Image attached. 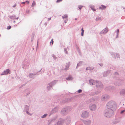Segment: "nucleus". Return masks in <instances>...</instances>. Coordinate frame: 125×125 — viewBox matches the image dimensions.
Listing matches in <instances>:
<instances>
[{
  "label": "nucleus",
  "instance_id": "obj_29",
  "mask_svg": "<svg viewBox=\"0 0 125 125\" xmlns=\"http://www.w3.org/2000/svg\"><path fill=\"white\" fill-rule=\"evenodd\" d=\"M62 17L63 19H64L65 18L67 19L68 17L67 15L65 14L64 15L62 16Z\"/></svg>",
  "mask_w": 125,
  "mask_h": 125
},
{
  "label": "nucleus",
  "instance_id": "obj_44",
  "mask_svg": "<svg viewBox=\"0 0 125 125\" xmlns=\"http://www.w3.org/2000/svg\"><path fill=\"white\" fill-rule=\"evenodd\" d=\"M11 28V27L9 25L7 26V29L8 30H9Z\"/></svg>",
  "mask_w": 125,
  "mask_h": 125
},
{
  "label": "nucleus",
  "instance_id": "obj_6",
  "mask_svg": "<svg viewBox=\"0 0 125 125\" xmlns=\"http://www.w3.org/2000/svg\"><path fill=\"white\" fill-rule=\"evenodd\" d=\"M123 81L119 79H117L116 81L114 83V84L118 86H120L123 84Z\"/></svg>",
  "mask_w": 125,
  "mask_h": 125
},
{
  "label": "nucleus",
  "instance_id": "obj_33",
  "mask_svg": "<svg viewBox=\"0 0 125 125\" xmlns=\"http://www.w3.org/2000/svg\"><path fill=\"white\" fill-rule=\"evenodd\" d=\"M83 62L81 61L78 64H77V67L80 66L81 65Z\"/></svg>",
  "mask_w": 125,
  "mask_h": 125
},
{
  "label": "nucleus",
  "instance_id": "obj_37",
  "mask_svg": "<svg viewBox=\"0 0 125 125\" xmlns=\"http://www.w3.org/2000/svg\"><path fill=\"white\" fill-rule=\"evenodd\" d=\"M101 20V17H97L96 19V21H98L99 20Z\"/></svg>",
  "mask_w": 125,
  "mask_h": 125
},
{
  "label": "nucleus",
  "instance_id": "obj_15",
  "mask_svg": "<svg viewBox=\"0 0 125 125\" xmlns=\"http://www.w3.org/2000/svg\"><path fill=\"white\" fill-rule=\"evenodd\" d=\"M89 108L91 110L94 111L96 109V106L95 104H93L90 106Z\"/></svg>",
  "mask_w": 125,
  "mask_h": 125
},
{
  "label": "nucleus",
  "instance_id": "obj_62",
  "mask_svg": "<svg viewBox=\"0 0 125 125\" xmlns=\"http://www.w3.org/2000/svg\"><path fill=\"white\" fill-rule=\"evenodd\" d=\"M51 18H49L48 19V21H50V20H51Z\"/></svg>",
  "mask_w": 125,
  "mask_h": 125
},
{
  "label": "nucleus",
  "instance_id": "obj_27",
  "mask_svg": "<svg viewBox=\"0 0 125 125\" xmlns=\"http://www.w3.org/2000/svg\"><path fill=\"white\" fill-rule=\"evenodd\" d=\"M9 17L11 19H16V16L15 15H13L11 16H10Z\"/></svg>",
  "mask_w": 125,
  "mask_h": 125
},
{
  "label": "nucleus",
  "instance_id": "obj_2",
  "mask_svg": "<svg viewBox=\"0 0 125 125\" xmlns=\"http://www.w3.org/2000/svg\"><path fill=\"white\" fill-rule=\"evenodd\" d=\"M114 111L110 109L105 110L104 112V116L108 118L111 117L113 115Z\"/></svg>",
  "mask_w": 125,
  "mask_h": 125
},
{
  "label": "nucleus",
  "instance_id": "obj_32",
  "mask_svg": "<svg viewBox=\"0 0 125 125\" xmlns=\"http://www.w3.org/2000/svg\"><path fill=\"white\" fill-rule=\"evenodd\" d=\"M25 109L26 110H29V106L27 105H25Z\"/></svg>",
  "mask_w": 125,
  "mask_h": 125
},
{
  "label": "nucleus",
  "instance_id": "obj_21",
  "mask_svg": "<svg viewBox=\"0 0 125 125\" xmlns=\"http://www.w3.org/2000/svg\"><path fill=\"white\" fill-rule=\"evenodd\" d=\"M25 92L26 93V95H24V96H26L29 95L30 93V91L29 88L26 89L25 91Z\"/></svg>",
  "mask_w": 125,
  "mask_h": 125
},
{
  "label": "nucleus",
  "instance_id": "obj_13",
  "mask_svg": "<svg viewBox=\"0 0 125 125\" xmlns=\"http://www.w3.org/2000/svg\"><path fill=\"white\" fill-rule=\"evenodd\" d=\"M108 30V29L107 27H106L105 28L102 30L100 32L99 34H105L107 33Z\"/></svg>",
  "mask_w": 125,
  "mask_h": 125
},
{
  "label": "nucleus",
  "instance_id": "obj_19",
  "mask_svg": "<svg viewBox=\"0 0 125 125\" xmlns=\"http://www.w3.org/2000/svg\"><path fill=\"white\" fill-rule=\"evenodd\" d=\"M57 81L58 80H55L50 83H49V85H50V86H52V87L56 84V83L57 82Z\"/></svg>",
  "mask_w": 125,
  "mask_h": 125
},
{
  "label": "nucleus",
  "instance_id": "obj_1",
  "mask_svg": "<svg viewBox=\"0 0 125 125\" xmlns=\"http://www.w3.org/2000/svg\"><path fill=\"white\" fill-rule=\"evenodd\" d=\"M107 108L114 111L117 108L116 103L113 101H110L108 102L107 104Z\"/></svg>",
  "mask_w": 125,
  "mask_h": 125
},
{
  "label": "nucleus",
  "instance_id": "obj_26",
  "mask_svg": "<svg viewBox=\"0 0 125 125\" xmlns=\"http://www.w3.org/2000/svg\"><path fill=\"white\" fill-rule=\"evenodd\" d=\"M66 79L68 80H72L73 78L71 76L69 75L66 78Z\"/></svg>",
  "mask_w": 125,
  "mask_h": 125
},
{
  "label": "nucleus",
  "instance_id": "obj_63",
  "mask_svg": "<svg viewBox=\"0 0 125 125\" xmlns=\"http://www.w3.org/2000/svg\"><path fill=\"white\" fill-rule=\"evenodd\" d=\"M118 37V35H117L116 36V38H117Z\"/></svg>",
  "mask_w": 125,
  "mask_h": 125
},
{
  "label": "nucleus",
  "instance_id": "obj_16",
  "mask_svg": "<svg viewBox=\"0 0 125 125\" xmlns=\"http://www.w3.org/2000/svg\"><path fill=\"white\" fill-rule=\"evenodd\" d=\"M121 118H118L115 119L112 122V123L114 124H116L119 123L120 121Z\"/></svg>",
  "mask_w": 125,
  "mask_h": 125
},
{
  "label": "nucleus",
  "instance_id": "obj_60",
  "mask_svg": "<svg viewBox=\"0 0 125 125\" xmlns=\"http://www.w3.org/2000/svg\"><path fill=\"white\" fill-rule=\"evenodd\" d=\"M53 42H54L53 41H52L51 42H50V43H52V44H53Z\"/></svg>",
  "mask_w": 125,
  "mask_h": 125
},
{
  "label": "nucleus",
  "instance_id": "obj_55",
  "mask_svg": "<svg viewBox=\"0 0 125 125\" xmlns=\"http://www.w3.org/2000/svg\"><path fill=\"white\" fill-rule=\"evenodd\" d=\"M34 35H35L33 33L32 34V37L34 38Z\"/></svg>",
  "mask_w": 125,
  "mask_h": 125
},
{
  "label": "nucleus",
  "instance_id": "obj_59",
  "mask_svg": "<svg viewBox=\"0 0 125 125\" xmlns=\"http://www.w3.org/2000/svg\"><path fill=\"white\" fill-rule=\"evenodd\" d=\"M25 2H22L21 3L22 4H25Z\"/></svg>",
  "mask_w": 125,
  "mask_h": 125
},
{
  "label": "nucleus",
  "instance_id": "obj_30",
  "mask_svg": "<svg viewBox=\"0 0 125 125\" xmlns=\"http://www.w3.org/2000/svg\"><path fill=\"white\" fill-rule=\"evenodd\" d=\"M47 114H45L41 116V118H45L47 116Z\"/></svg>",
  "mask_w": 125,
  "mask_h": 125
},
{
  "label": "nucleus",
  "instance_id": "obj_38",
  "mask_svg": "<svg viewBox=\"0 0 125 125\" xmlns=\"http://www.w3.org/2000/svg\"><path fill=\"white\" fill-rule=\"evenodd\" d=\"M36 5V3L34 1H33L32 4L31 6L32 7H33L34 6Z\"/></svg>",
  "mask_w": 125,
  "mask_h": 125
},
{
  "label": "nucleus",
  "instance_id": "obj_53",
  "mask_svg": "<svg viewBox=\"0 0 125 125\" xmlns=\"http://www.w3.org/2000/svg\"><path fill=\"white\" fill-rule=\"evenodd\" d=\"M83 33H84V32H81V35L82 36H83Z\"/></svg>",
  "mask_w": 125,
  "mask_h": 125
},
{
  "label": "nucleus",
  "instance_id": "obj_20",
  "mask_svg": "<svg viewBox=\"0 0 125 125\" xmlns=\"http://www.w3.org/2000/svg\"><path fill=\"white\" fill-rule=\"evenodd\" d=\"M37 73H30L29 75V76L30 78L34 79L35 77V75Z\"/></svg>",
  "mask_w": 125,
  "mask_h": 125
},
{
  "label": "nucleus",
  "instance_id": "obj_45",
  "mask_svg": "<svg viewBox=\"0 0 125 125\" xmlns=\"http://www.w3.org/2000/svg\"><path fill=\"white\" fill-rule=\"evenodd\" d=\"M28 110H26V113L29 115H31L30 114V113L28 112Z\"/></svg>",
  "mask_w": 125,
  "mask_h": 125
},
{
  "label": "nucleus",
  "instance_id": "obj_56",
  "mask_svg": "<svg viewBox=\"0 0 125 125\" xmlns=\"http://www.w3.org/2000/svg\"><path fill=\"white\" fill-rule=\"evenodd\" d=\"M25 2H26L28 4H29V1L28 0H26Z\"/></svg>",
  "mask_w": 125,
  "mask_h": 125
},
{
  "label": "nucleus",
  "instance_id": "obj_41",
  "mask_svg": "<svg viewBox=\"0 0 125 125\" xmlns=\"http://www.w3.org/2000/svg\"><path fill=\"white\" fill-rule=\"evenodd\" d=\"M115 75L116 76H118L119 75V74L117 72H115L114 73Z\"/></svg>",
  "mask_w": 125,
  "mask_h": 125
},
{
  "label": "nucleus",
  "instance_id": "obj_54",
  "mask_svg": "<svg viewBox=\"0 0 125 125\" xmlns=\"http://www.w3.org/2000/svg\"><path fill=\"white\" fill-rule=\"evenodd\" d=\"M81 31L82 32H84V30H83V28H82Z\"/></svg>",
  "mask_w": 125,
  "mask_h": 125
},
{
  "label": "nucleus",
  "instance_id": "obj_43",
  "mask_svg": "<svg viewBox=\"0 0 125 125\" xmlns=\"http://www.w3.org/2000/svg\"><path fill=\"white\" fill-rule=\"evenodd\" d=\"M125 111V110H123L121 111L120 113L121 114H123Z\"/></svg>",
  "mask_w": 125,
  "mask_h": 125
},
{
  "label": "nucleus",
  "instance_id": "obj_18",
  "mask_svg": "<svg viewBox=\"0 0 125 125\" xmlns=\"http://www.w3.org/2000/svg\"><path fill=\"white\" fill-rule=\"evenodd\" d=\"M110 73V71L109 70L104 72L103 73V75L104 77L107 76Z\"/></svg>",
  "mask_w": 125,
  "mask_h": 125
},
{
  "label": "nucleus",
  "instance_id": "obj_49",
  "mask_svg": "<svg viewBox=\"0 0 125 125\" xmlns=\"http://www.w3.org/2000/svg\"><path fill=\"white\" fill-rule=\"evenodd\" d=\"M64 52L66 54L67 53V49L66 48H64Z\"/></svg>",
  "mask_w": 125,
  "mask_h": 125
},
{
  "label": "nucleus",
  "instance_id": "obj_40",
  "mask_svg": "<svg viewBox=\"0 0 125 125\" xmlns=\"http://www.w3.org/2000/svg\"><path fill=\"white\" fill-rule=\"evenodd\" d=\"M30 81H27V82H26V83L25 84H23L22 85V86H24L26 84L29 83Z\"/></svg>",
  "mask_w": 125,
  "mask_h": 125
},
{
  "label": "nucleus",
  "instance_id": "obj_57",
  "mask_svg": "<svg viewBox=\"0 0 125 125\" xmlns=\"http://www.w3.org/2000/svg\"><path fill=\"white\" fill-rule=\"evenodd\" d=\"M34 38L32 37L31 38V41H32L33 40Z\"/></svg>",
  "mask_w": 125,
  "mask_h": 125
},
{
  "label": "nucleus",
  "instance_id": "obj_8",
  "mask_svg": "<svg viewBox=\"0 0 125 125\" xmlns=\"http://www.w3.org/2000/svg\"><path fill=\"white\" fill-rule=\"evenodd\" d=\"M99 99V97L98 96H96L94 97H93L91 99H89L88 102V103L91 102H92V101H95L94 102H96L98 101Z\"/></svg>",
  "mask_w": 125,
  "mask_h": 125
},
{
  "label": "nucleus",
  "instance_id": "obj_34",
  "mask_svg": "<svg viewBox=\"0 0 125 125\" xmlns=\"http://www.w3.org/2000/svg\"><path fill=\"white\" fill-rule=\"evenodd\" d=\"M69 98H68L66 100H63L62 101V103H65L66 102H69Z\"/></svg>",
  "mask_w": 125,
  "mask_h": 125
},
{
  "label": "nucleus",
  "instance_id": "obj_52",
  "mask_svg": "<svg viewBox=\"0 0 125 125\" xmlns=\"http://www.w3.org/2000/svg\"><path fill=\"white\" fill-rule=\"evenodd\" d=\"M119 30L118 29L116 31V32L117 33H119Z\"/></svg>",
  "mask_w": 125,
  "mask_h": 125
},
{
  "label": "nucleus",
  "instance_id": "obj_24",
  "mask_svg": "<svg viewBox=\"0 0 125 125\" xmlns=\"http://www.w3.org/2000/svg\"><path fill=\"white\" fill-rule=\"evenodd\" d=\"M69 63H66V65H65L66 67L64 69V70H68V68H69Z\"/></svg>",
  "mask_w": 125,
  "mask_h": 125
},
{
  "label": "nucleus",
  "instance_id": "obj_58",
  "mask_svg": "<svg viewBox=\"0 0 125 125\" xmlns=\"http://www.w3.org/2000/svg\"><path fill=\"white\" fill-rule=\"evenodd\" d=\"M67 21V20H65L64 21V22L65 23H66Z\"/></svg>",
  "mask_w": 125,
  "mask_h": 125
},
{
  "label": "nucleus",
  "instance_id": "obj_61",
  "mask_svg": "<svg viewBox=\"0 0 125 125\" xmlns=\"http://www.w3.org/2000/svg\"><path fill=\"white\" fill-rule=\"evenodd\" d=\"M16 4H15L14 5H13V8H14L16 6Z\"/></svg>",
  "mask_w": 125,
  "mask_h": 125
},
{
  "label": "nucleus",
  "instance_id": "obj_42",
  "mask_svg": "<svg viewBox=\"0 0 125 125\" xmlns=\"http://www.w3.org/2000/svg\"><path fill=\"white\" fill-rule=\"evenodd\" d=\"M83 7V6L81 5H80L78 6L80 10H81Z\"/></svg>",
  "mask_w": 125,
  "mask_h": 125
},
{
  "label": "nucleus",
  "instance_id": "obj_35",
  "mask_svg": "<svg viewBox=\"0 0 125 125\" xmlns=\"http://www.w3.org/2000/svg\"><path fill=\"white\" fill-rule=\"evenodd\" d=\"M90 8L92 9V10L93 11H95V10L94 9V6H90Z\"/></svg>",
  "mask_w": 125,
  "mask_h": 125
},
{
  "label": "nucleus",
  "instance_id": "obj_64",
  "mask_svg": "<svg viewBox=\"0 0 125 125\" xmlns=\"http://www.w3.org/2000/svg\"><path fill=\"white\" fill-rule=\"evenodd\" d=\"M23 86H22V85L21 86H20L19 88H21Z\"/></svg>",
  "mask_w": 125,
  "mask_h": 125
},
{
  "label": "nucleus",
  "instance_id": "obj_14",
  "mask_svg": "<svg viewBox=\"0 0 125 125\" xmlns=\"http://www.w3.org/2000/svg\"><path fill=\"white\" fill-rule=\"evenodd\" d=\"M65 122L67 124H69L71 121V118L70 116H68L65 120Z\"/></svg>",
  "mask_w": 125,
  "mask_h": 125
},
{
  "label": "nucleus",
  "instance_id": "obj_11",
  "mask_svg": "<svg viewBox=\"0 0 125 125\" xmlns=\"http://www.w3.org/2000/svg\"><path fill=\"white\" fill-rule=\"evenodd\" d=\"M64 121V120L62 119H59L58 121L54 125H62Z\"/></svg>",
  "mask_w": 125,
  "mask_h": 125
},
{
  "label": "nucleus",
  "instance_id": "obj_47",
  "mask_svg": "<svg viewBox=\"0 0 125 125\" xmlns=\"http://www.w3.org/2000/svg\"><path fill=\"white\" fill-rule=\"evenodd\" d=\"M82 90L81 89H79L78 91L77 92L79 93H80L82 92Z\"/></svg>",
  "mask_w": 125,
  "mask_h": 125
},
{
  "label": "nucleus",
  "instance_id": "obj_9",
  "mask_svg": "<svg viewBox=\"0 0 125 125\" xmlns=\"http://www.w3.org/2000/svg\"><path fill=\"white\" fill-rule=\"evenodd\" d=\"M82 121L85 125H90L91 123V121L89 119L82 120Z\"/></svg>",
  "mask_w": 125,
  "mask_h": 125
},
{
  "label": "nucleus",
  "instance_id": "obj_36",
  "mask_svg": "<svg viewBox=\"0 0 125 125\" xmlns=\"http://www.w3.org/2000/svg\"><path fill=\"white\" fill-rule=\"evenodd\" d=\"M52 56L53 58V59L55 60H56L57 58V57L54 54H52Z\"/></svg>",
  "mask_w": 125,
  "mask_h": 125
},
{
  "label": "nucleus",
  "instance_id": "obj_25",
  "mask_svg": "<svg viewBox=\"0 0 125 125\" xmlns=\"http://www.w3.org/2000/svg\"><path fill=\"white\" fill-rule=\"evenodd\" d=\"M94 69V67H87L86 70H93Z\"/></svg>",
  "mask_w": 125,
  "mask_h": 125
},
{
  "label": "nucleus",
  "instance_id": "obj_28",
  "mask_svg": "<svg viewBox=\"0 0 125 125\" xmlns=\"http://www.w3.org/2000/svg\"><path fill=\"white\" fill-rule=\"evenodd\" d=\"M111 54L113 58H114L115 59L116 58V57H115V53H114L113 52H112Z\"/></svg>",
  "mask_w": 125,
  "mask_h": 125
},
{
  "label": "nucleus",
  "instance_id": "obj_39",
  "mask_svg": "<svg viewBox=\"0 0 125 125\" xmlns=\"http://www.w3.org/2000/svg\"><path fill=\"white\" fill-rule=\"evenodd\" d=\"M112 89V88L111 87H106L105 88V89L106 90H110L111 89Z\"/></svg>",
  "mask_w": 125,
  "mask_h": 125
},
{
  "label": "nucleus",
  "instance_id": "obj_17",
  "mask_svg": "<svg viewBox=\"0 0 125 125\" xmlns=\"http://www.w3.org/2000/svg\"><path fill=\"white\" fill-rule=\"evenodd\" d=\"M96 81L93 79H91L89 80V84L91 85H94L96 83Z\"/></svg>",
  "mask_w": 125,
  "mask_h": 125
},
{
  "label": "nucleus",
  "instance_id": "obj_3",
  "mask_svg": "<svg viewBox=\"0 0 125 125\" xmlns=\"http://www.w3.org/2000/svg\"><path fill=\"white\" fill-rule=\"evenodd\" d=\"M71 110V108L69 107H67L63 108L61 111V114L63 115H65L68 113Z\"/></svg>",
  "mask_w": 125,
  "mask_h": 125
},
{
  "label": "nucleus",
  "instance_id": "obj_48",
  "mask_svg": "<svg viewBox=\"0 0 125 125\" xmlns=\"http://www.w3.org/2000/svg\"><path fill=\"white\" fill-rule=\"evenodd\" d=\"M116 56V57L117 58H119V55L118 54L116 53H115V56Z\"/></svg>",
  "mask_w": 125,
  "mask_h": 125
},
{
  "label": "nucleus",
  "instance_id": "obj_50",
  "mask_svg": "<svg viewBox=\"0 0 125 125\" xmlns=\"http://www.w3.org/2000/svg\"><path fill=\"white\" fill-rule=\"evenodd\" d=\"M98 64L101 67H102L103 66V64L102 63H99Z\"/></svg>",
  "mask_w": 125,
  "mask_h": 125
},
{
  "label": "nucleus",
  "instance_id": "obj_7",
  "mask_svg": "<svg viewBox=\"0 0 125 125\" xmlns=\"http://www.w3.org/2000/svg\"><path fill=\"white\" fill-rule=\"evenodd\" d=\"M89 115V113L88 112L84 111L82 112L81 116L83 118H86L88 117Z\"/></svg>",
  "mask_w": 125,
  "mask_h": 125
},
{
  "label": "nucleus",
  "instance_id": "obj_22",
  "mask_svg": "<svg viewBox=\"0 0 125 125\" xmlns=\"http://www.w3.org/2000/svg\"><path fill=\"white\" fill-rule=\"evenodd\" d=\"M106 8V6L103 5H101V7L99 6V9L102 10H104Z\"/></svg>",
  "mask_w": 125,
  "mask_h": 125
},
{
  "label": "nucleus",
  "instance_id": "obj_5",
  "mask_svg": "<svg viewBox=\"0 0 125 125\" xmlns=\"http://www.w3.org/2000/svg\"><path fill=\"white\" fill-rule=\"evenodd\" d=\"M101 92L100 90H97V91H94L92 90L89 92V95L90 96H93L96 95L100 93Z\"/></svg>",
  "mask_w": 125,
  "mask_h": 125
},
{
  "label": "nucleus",
  "instance_id": "obj_51",
  "mask_svg": "<svg viewBox=\"0 0 125 125\" xmlns=\"http://www.w3.org/2000/svg\"><path fill=\"white\" fill-rule=\"evenodd\" d=\"M62 0H57L56 2H59L61 1Z\"/></svg>",
  "mask_w": 125,
  "mask_h": 125
},
{
  "label": "nucleus",
  "instance_id": "obj_12",
  "mask_svg": "<svg viewBox=\"0 0 125 125\" xmlns=\"http://www.w3.org/2000/svg\"><path fill=\"white\" fill-rule=\"evenodd\" d=\"M10 70L9 69H7L4 70L3 72H2L1 74L0 75H7L8 74H10Z\"/></svg>",
  "mask_w": 125,
  "mask_h": 125
},
{
  "label": "nucleus",
  "instance_id": "obj_10",
  "mask_svg": "<svg viewBox=\"0 0 125 125\" xmlns=\"http://www.w3.org/2000/svg\"><path fill=\"white\" fill-rule=\"evenodd\" d=\"M110 98L109 96L107 94H104L101 97V100L102 101L106 100Z\"/></svg>",
  "mask_w": 125,
  "mask_h": 125
},
{
  "label": "nucleus",
  "instance_id": "obj_4",
  "mask_svg": "<svg viewBox=\"0 0 125 125\" xmlns=\"http://www.w3.org/2000/svg\"><path fill=\"white\" fill-rule=\"evenodd\" d=\"M96 85L97 90H100L101 91V90L103 88V84L100 81H97L96 83Z\"/></svg>",
  "mask_w": 125,
  "mask_h": 125
},
{
  "label": "nucleus",
  "instance_id": "obj_31",
  "mask_svg": "<svg viewBox=\"0 0 125 125\" xmlns=\"http://www.w3.org/2000/svg\"><path fill=\"white\" fill-rule=\"evenodd\" d=\"M52 86L49 85V86L47 87V88L48 90H50L52 88Z\"/></svg>",
  "mask_w": 125,
  "mask_h": 125
},
{
  "label": "nucleus",
  "instance_id": "obj_23",
  "mask_svg": "<svg viewBox=\"0 0 125 125\" xmlns=\"http://www.w3.org/2000/svg\"><path fill=\"white\" fill-rule=\"evenodd\" d=\"M58 111V108L57 107L54 108L52 110V112L53 113H56Z\"/></svg>",
  "mask_w": 125,
  "mask_h": 125
},
{
  "label": "nucleus",
  "instance_id": "obj_46",
  "mask_svg": "<svg viewBox=\"0 0 125 125\" xmlns=\"http://www.w3.org/2000/svg\"><path fill=\"white\" fill-rule=\"evenodd\" d=\"M52 119V120H51L50 122H49L48 123V125H50V123H51V122H52L53 121V120H55V119Z\"/></svg>",
  "mask_w": 125,
  "mask_h": 125
}]
</instances>
